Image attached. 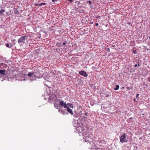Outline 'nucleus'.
Instances as JSON below:
<instances>
[{"instance_id":"f03ea898","label":"nucleus","mask_w":150,"mask_h":150,"mask_svg":"<svg viewBox=\"0 0 150 150\" xmlns=\"http://www.w3.org/2000/svg\"><path fill=\"white\" fill-rule=\"evenodd\" d=\"M83 135L84 137L83 139L85 140V142L90 143L91 141V139L93 137L92 135L86 133Z\"/></svg>"},{"instance_id":"bb28decb","label":"nucleus","mask_w":150,"mask_h":150,"mask_svg":"<svg viewBox=\"0 0 150 150\" xmlns=\"http://www.w3.org/2000/svg\"><path fill=\"white\" fill-rule=\"evenodd\" d=\"M126 88L128 90H130L129 87H127Z\"/></svg>"},{"instance_id":"c9c22d12","label":"nucleus","mask_w":150,"mask_h":150,"mask_svg":"<svg viewBox=\"0 0 150 150\" xmlns=\"http://www.w3.org/2000/svg\"><path fill=\"white\" fill-rule=\"evenodd\" d=\"M45 85H46V86H48V85H46V84H45Z\"/></svg>"},{"instance_id":"c756f323","label":"nucleus","mask_w":150,"mask_h":150,"mask_svg":"<svg viewBox=\"0 0 150 150\" xmlns=\"http://www.w3.org/2000/svg\"><path fill=\"white\" fill-rule=\"evenodd\" d=\"M98 23H96V26H98Z\"/></svg>"},{"instance_id":"39448f33","label":"nucleus","mask_w":150,"mask_h":150,"mask_svg":"<svg viewBox=\"0 0 150 150\" xmlns=\"http://www.w3.org/2000/svg\"><path fill=\"white\" fill-rule=\"evenodd\" d=\"M59 105L61 107H63L65 109L67 107V105L64 100H61L59 103Z\"/></svg>"},{"instance_id":"5701e85b","label":"nucleus","mask_w":150,"mask_h":150,"mask_svg":"<svg viewBox=\"0 0 150 150\" xmlns=\"http://www.w3.org/2000/svg\"><path fill=\"white\" fill-rule=\"evenodd\" d=\"M68 1H69V2H71L72 3H72V2H73L74 1L73 0H68Z\"/></svg>"},{"instance_id":"aec40b11","label":"nucleus","mask_w":150,"mask_h":150,"mask_svg":"<svg viewBox=\"0 0 150 150\" xmlns=\"http://www.w3.org/2000/svg\"><path fill=\"white\" fill-rule=\"evenodd\" d=\"M67 42L66 41H65L64 42H63V45L64 46V45L67 44Z\"/></svg>"},{"instance_id":"20e7f679","label":"nucleus","mask_w":150,"mask_h":150,"mask_svg":"<svg viewBox=\"0 0 150 150\" xmlns=\"http://www.w3.org/2000/svg\"><path fill=\"white\" fill-rule=\"evenodd\" d=\"M25 41V38L23 37V36H21L19 38L18 40L19 43H24Z\"/></svg>"},{"instance_id":"dca6fc26","label":"nucleus","mask_w":150,"mask_h":150,"mask_svg":"<svg viewBox=\"0 0 150 150\" xmlns=\"http://www.w3.org/2000/svg\"><path fill=\"white\" fill-rule=\"evenodd\" d=\"M7 67V65L5 64H4L3 66V67H4V68H6Z\"/></svg>"},{"instance_id":"ddd939ff","label":"nucleus","mask_w":150,"mask_h":150,"mask_svg":"<svg viewBox=\"0 0 150 150\" xmlns=\"http://www.w3.org/2000/svg\"><path fill=\"white\" fill-rule=\"evenodd\" d=\"M54 107L56 108L57 109H59V108H60L59 105L57 104L56 103H54Z\"/></svg>"},{"instance_id":"b1692460","label":"nucleus","mask_w":150,"mask_h":150,"mask_svg":"<svg viewBox=\"0 0 150 150\" xmlns=\"http://www.w3.org/2000/svg\"><path fill=\"white\" fill-rule=\"evenodd\" d=\"M88 2L89 3V4H92V2L90 1H88Z\"/></svg>"},{"instance_id":"412c9836","label":"nucleus","mask_w":150,"mask_h":150,"mask_svg":"<svg viewBox=\"0 0 150 150\" xmlns=\"http://www.w3.org/2000/svg\"><path fill=\"white\" fill-rule=\"evenodd\" d=\"M58 112L60 113H62V110H60V109H59Z\"/></svg>"},{"instance_id":"7ed1b4c3","label":"nucleus","mask_w":150,"mask_h":150,"mask_svg":"<svg viewBox=\"0 0 150 150\" xmlns=\"http://www.w3.org/2000/svg\"><path fill=\"white\" fill-rule=\"evenodd\" d=\"M126 134L124 133L120 137V141L122 143L127 142L128 141L126 139Z\"/></svg>"},{"instance_id":"2eb2a0df","label":"nucleus","mask_w":150,"mask_h":150,"mask_svg":"<svg viewBox=\"0 0 150 150\" xmlns=\"http://www.w3.org/2000/svg\"><path fill=\"white\" fill-rule=\"evenodd\" d=\"M5 11L4 9H1L0 10V14L1 15Z\"/></svg>"},{"instance_id":"7c9ffc66","label":"nucleus","mask_w":150,"mask_h":150,"mask_svg":"<svg viewBox=\"0 0 150 150\" xmlns=\"http://www.w3.org/2000/svg\"><path fill=\"white\" fill-rule=\"evenodd\" d=\"M99 17H100V16H98L97 17V18H99Z\"/></svg>"},{"instance_id":"a878e982","label":"nucleus","mask_w":150,"mask_h":150,"mask_svg":"<svg viewBox=\"0 0 150 150\" xmlns=\"http://www.w3.org/2000/svg\"><path fill=\"white\" fill-rule=\"evenodd\" d=\"M84 114H85V115H86V116H88V114L87 113V112H85V113H84Z\"/></svg>"},{"instance_id":"f257e3e1","label":"nucleus","mask_w":150,"mask_h":150,"mask_svg":"<svg viewBox=\"0 0 150 150\" xmlns=\"http://www.w3.org/2000/svg\"><path fill=\"white\" fill-rule=\"evenodd\" d=\"M17 76L19 78L20 81H25L28 79L31 81L36 80V77L35 72L33 71L32 72H29L27 75L23 72L18 74L17 75Z\"/></svg>"},{"instance_id":"0eeeda50","label":"nucleus","mask_w":150,"mask_h":150,"mask_svg":"<svg viewBox=\"0 0 150 150\" xmlns=\"http://www.w3.org/2000/svg\"><path fill=\"white\" fill-rule=\"evenodd\" d=\"M103 94L105 96V99H106L107 98H108L109 96H111V93L109 92H106L105 93H103Z\"/></svg>"},{"instance_id":"6e6552de","label":"nucleus","mask_w":150,"mask_h":150,"mask_svg":"<svg viewBox=\"0 0 150 150\" xmlns=\"http://www.w3.org/2000/svg\"><path fill=\"white\" fill-rule=\"evenodd\" d=\"M65 109L69 112L70 113V114L72 115H73V113L71 109L70 108H68V107H67Z\"/></svg>"},{"instance_id":"423d86ee","label":"nucleus","mask_w":150,"mask_h":150,"mask_svg":"<svg viewBox=\"0 0 150 150\" xmlns=\"http://www.w3.org/2000/svg\"><path fill=\"white\" fill-rule=\"evenodd\" d=\"M79 74L86 77L88 76V74L84 71H81L79 72Z\"/></svg>"},{"instance_id":"a211bd4d","label":"nucleus","mask_w":150,"mask_h":150,"mask_svg":"<svg viewBox=\"0 0 150 150\" xmlns=\"http://www.w3.org/2000/svg\"><path fill=\"white\" fill-rule=\"evenodd\" d=\"M29 36V35H25V36H23V37L24 38H25V39H26V38H27Z\"/></svg>"},{"instance_id":"1a4fd4ad","label":"nucleus","mask_w":150,"mask_h":150,"mask_svg":"<svg viewBox=\"0 0 150 150\" xmlns=\"http://www.w3.org/2000/svg\"><path fill=\"white\" fill-rule=\"evenodd\" d=\"M46 4L45 3H42L40 4H35V6H41L43 5H45Z\"/></svg>"},{"instance_id":"e433bc0d","label":"nucleus","mask_w":150,"mask_h":150,"mask_svg":"<svg viewBox=\"0 0 150 150\" xmlns=\"http://www.w3.org/2000/svg\"><path fill=\"white\" fill-rule=\"evenodd\" d=\"M77 132H78L79 133V132H78V131H76Z\"/></svg>"},{"instance_id":"c85d7f7f","label":"nucleus","mask_w":150,"mask_h":150,"mask_svg":"<svg viewBox=\"0 0 150 150\" xmlns=\"http://www.w3.org/2000/svg\"><path fill=\"white\" fill-rule=\"evenodd\" d=\"M13 40V42H14V44H15V43L16 42V41L15 40Z\"/></svg>"},{"instance_id":"72a5a7b5","label":"nucleus","mask_w":150,"mask_h":150,"mask_svg":"<svg viewBox=\"0 0 150 150\" xmlns=\"http://www.w3.org/2000/svg\"><path fill=\"white\" fill-rule=\"evenodd\" d=\"M149 39H150V36H149Z\"/></svg>"},{"instance_id":"f3484780","label":"nucleus","mask_w":150,"mask_h":150,"mask_svg":"<svg viewBox=\"0 0 150 150\" xmlns=\"http://www.w3.org/2000/svg\"><path fill=\"white\" fill-rule=\"evenodd\" d=\"M6 46L7 47H8V48H11V46L10 45L8 44H7L6 45Z\"/></svg>"},{"instance_id":"2f4dec72","label":"nucleus","mask_w":150,"mask_h":150,"mask_svg":"<svg viewBox=\"0 0 150 150\" xmlns=\"http://www.w3.org/2000/svg\"><path fill=\"white\" fill-rule=\"evenodd\" d=\"M44 99H45V100H47V98H44Z\"/></svg>"},{"instance_id":"cd10ccee","label":"nucleus","mask_w":150,"mask_h":150,"mask_svg":"<svg viewBox=\"0 0 150 150\" xmlns=\"http://www.w3.org/2000/svg\"><path fill=\"white\" fill-rule=\"evenodd\" d=\"M57 1V0H52V1L53 2H54L55 1Z\"/></svg>"},{"instance_id":"9d476101","label":"nucleus","mask_w":150,"mask_h":150,"mask_svg":"<svg viewBox=\"0 0 150 150\" xmlns=\"http://www.w3.org/2000/svg\"><path fill=\"white\" fill-rule=\"evenodd\" d=\"M67 107H68V108H73V106L72 104L68 103L67 104Z\"/></svg>"},{"instance_id":"f8f14e48","label":"nucleus","mask_w":150,"mask_h":150,"mask_svg":"<svg viewBox=\"0 0 150 150\" xmlns=\"http://www.w3.org/2000/svg\"><path fill=\"white\" fill-rule=\"evenodd\" d=\"M6 71L5 70H0V74L2 75H4L5 74Z\"/></svg>"},{"instance_id":"4be33fe9","label":"nucleus","mask_w":150,"mask_h":150,"mask_svg":"<svg viewBox=\"0 0 150 150\" xmlns=\"http://www.w3.org/2000/svg\"><path fill=\"white\" fill-rule=\"evenodd\" d=\"M138 66H140V64H139L138 65H137V64H136L134 65V67H137Z\"/></svg>"},{"instance_id":"393cba45","label":"nucleus","mask_w":150,"mask_h":150,"mask_svg":"<svg viewBox=\"0 0 150 150\" xmlns=\"http://www.w3.org/2000/svg\"><path fill=\"white\" fill-rule=\"evenodd\" d=\"M139 93H138V94H137V95H136V98H137V97L139 96Z\"/></svg>"},{"instance_id":"6ab92c4d","label":"nucleus","mask_w":150,"mask_h":150,"mask_svg":"<svg viewBox=\"0 0 150 150\" xmlns=\"http://www.w3.org/2000/svg\"><path fill=\"white\" fill-rule=\"evenodd\" d=\"M4 64V63H0V68L1 69H2V68L1 67L2 66H3V65Z\"/></svg>"},{"instance_id":"473e14b6","label":"nucleus","mask_w":150,"mask_h":150,"mask_svg":"<svg viewBox=\"0 0 150 150\" xmlns=\"http://www.w3.org/2000/svg\"><path fill=\"white\" fill-rule=\"evenodd\" d=\"M149 81L150 82V78L149 79Z\"/></svg>"},{"instance_id":"9b49d317","label":"nucleus","mask_w":150,"mask_h":150,"mask_svg":"<svg viewBox=\"0 0 150 150\" xmlns=\"http://www.w3.org/2000/svg\"><path fill=\"white\" fill-rule=\"evenodd\" d=\"M56 45L58 47H61L62 46V43L61 42H58L56 43Z\"/></svg>"},{"instance_id":"4468645a","label":"nucleus","mask_w":150,"mask_h":150,"mask_svg":"<svg viewBox=\"0 0 150 150\" xmlns=\"http://www.w3.org/2000/svg\"><path fill=\"white\" fill-rule=\"evenodd\" d=\"M119 85H117L116 86V87L114 89L115 90H117L119 89Z\"/></svg>"},{"instance_id":"f704fd0d","label":"nucleus","mask_w":150,"mask_h":150,"mask_svg":"<svg viewBox=\"0 0 150 150\" xmlns=\"http://www.w3.org/2000/svg\"><path fill=\"white\" fill-rule=\"evenodd\" d=\"M47 82H49V83H50V82H49V81H47Z\"/></svg>"}]
</instances>
